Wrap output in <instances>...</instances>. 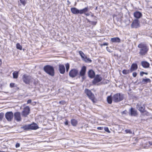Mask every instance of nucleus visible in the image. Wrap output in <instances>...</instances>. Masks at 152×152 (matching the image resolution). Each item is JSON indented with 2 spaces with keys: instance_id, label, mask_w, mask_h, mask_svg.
Here are the masks:
<instances>
[{
  "instance_id": "1",
  "label": "nucleus",
  "mask_w": 152,
  "mask_h": 152,
  "mask_svg": "<svg viewBox=\"0 0 152 152\" xmlns=\"http://www.w3.org/2000/svg\"><path fill=\"white\" fill-rule=\"evenodd\" d=\"M88 7H86L83 9L79 10L75 7H72L70 10L74 14L77 15L79 14H82L88 11Z\"/></svg>"
},
{
  "instance_id": "2",
  "label": "nucleus",
  "mask_w": 152,
  "mask_h": 152,
  "mask_svg": "<svg viewBox=\"0 0 152 152\" xmlns=\"http://www.w3.org/2000/svg\"><path fill=\"white\" fill-rule=\"evenodd\" d=\"M44 71L51 76H53L54 75V68L52 66L47 65L45 66L43 68Z\"/></svg>"
},
{
  "instance_id": "3",
  "label": "nucleus",
  "mask_w": 152,
  "mask_h": 152,
  "mask_svg": "<svg viewBox=\"0 0 152 152\" xmlns=\"http://www.w3.org/2000/svg\"><path fill=\"white\" fill-rule=\"evenodd\" d=\"M138 47L140 48L139 53L141 55H145L148 51V49L144 44L140 43L138 45Z\"/></svg>"
},
{
  "instance_id": "4",
  "label": "nucleus",
  "mask_w": 152,
  "mask_h": 152,
  "mask_svg": "<svg viewBox=\"0 0 152 152\" xmlns=\"http://www.w3.org/2000/svg\"><path fill=\"white\" fill-rule=\"evenodd\" d=\"M85 92L88 96L89 98L91 100L93 103H95L96 102V99H95L94 95V94L91 92V90L88 89H86L85 90Z\"/></svg>"
},
{
  "instance_id": "5",
  "label": "nucleus",
  "mask_w": 152,
  "mask_h": 152,
  "mask_svg": "<svg viewBox=\"0 0 152 152\" xmlns=\"http://www.w3.org/2000/svg\"><path fill=\"white\" fill-rule=\"evenodd\" d=\"M113 100L115 102H118L124 99V95L120 93H117L114 94L113 96Z\"/></svg>"
},
{
  "instance_id": "6",
  "label": "nucleus",
  "mask_w": 152,
  "mask_h": 152,
  "mask_svg": "<svg viewBox=\"0 0 152 152\" xmlns=\"http://www.w3.org/2000/svg\"><path fill=\"white\" fill-rule=\"evenodd\" d=\"M25 130H36L39 128L38 125L35 123H33L30 124L26 125L23 127Z\"/></svg>"
},
{
  "instance_id": "7",
  "label": "nucleus",
  "mask_w": 152,
  "mask_h": 152,
  "mask_svg": "<svg viewBox=\"0 0 152 152\" xmlns=\"http://www.w3.org/2000/svg\"><path fill=\"white\" fill-rule=\"evenodd\" d=\"M31 76L26 74L24 75L22 77V79L23 81L26 84H29L30 80H31Z\"/></svg>"
},
{
  "instance_id": "8",
  "label": "nucleus",
  "mask_w": 152,
  "mask_h": 152,
  "mask_svg": "<svg viewBox=\"0 0 152 152\" xmlns=\"http://www.w3.org/2000/svg\"><path fill=\"white\" fill-rule=\"evenodd\" d=\"M30 111L29 107L27 106L23 109L22 112V115L24 117H26L29 114Z\"/></svg>"
},
{
  "instance_id": "9",
  "label": "nucleus",
  "mask_w": 152,
  "mask_h": 152,
  "mask_svg": "<svg viewBox=\"0 0 152 152\" xmlns=\"http://www.w3.org/2000/svg\"><path fill=\"white\" fill-rule=\"evenodd\" d=\"M78 74V71L76 69H73L71 70L69 72V75L71 77L73 78L76 77Z\"/></svg>"
},
{
  "instance_id": "10",
  "label": "nucleus",
  "mask_w": 152,
  "mask_h": 152,
  "mask_svg": "<svg viewBox=\"0 0 152 152\" xmlns=\"http://www.w3.org/2000/svg\"><path fill=\"white\" fill-rule=\"evenodd\" d=\"M13 114L12 112H7L5 114V117L8 121H11L12 119Z\"/></svg>"
},
{
  "instance_id": "11",
  "label": "nucleus",
  "mask_w": 152,
  "mask_h": 152,
  "mask_svg": "<svg viewBox=\"0 0 152 152\" xmlns=\"http://www.w3.org/2000/svg\"><path fill=\"white\" fill-rule=\"evenodd\" d=\"M102 80V77L100 76L99 75H96L94 80H93L92 83L93 84H96L100 82Z\"/></svg>"
},
{
  "instance_id": "12",
  "label": "nucleus",
  "mask_w": 152,
  "mask_h": 152,
  "mask_svg": "<svg viewBox=\"0 0 152 152\" xmlns=\"http://www.w3.org/2000/svg\"><path fill=\"white\" fill-rule=\"evenodd\" d=\"M129 114L132 116H135L137 115V111L133 107H131L129 110Z\"/></svg>"
},
{
  "instance_id": "13",
  "label": "nucleus",
  "mask_w": 152,
  "mask_h": 152,
  "mask_svg": "<svg viewBox=\"0 0 152 152\" xmlns=\"http://www.w3.org/2000/svg\"><path fill=\"white\" fill-rule=\"evenodd\" d=\"M132 27L136 28L139 26V21L137 19H135L132 22L131 25Z\"/></svg>"
},
{
  "instance_id": "14",
  "label": "nucleus",
  "mask_w": 152,
  "mask_h": 152,
  "mask_svg": "<svg viewBox=\"0 0 152 152\" xmlns=\"http://www.w3.org/2000/svg\"><path fill=\"white\" fill-rule=\"evenodd\" d=\"M58 70L60 73L64 74L65 72V68L64 66L61 64H59L58 65Z\"/></svg>"
},
{
  "instance_id": "15",
  "label": "nucleus",
  "mask_w": 152,
  "mask_h": 152,
  "mask_svg": "<svg viewBox=\"0 0 152 152\" xmlns=\"http://www.w3.org/2000/svg\"><path fill=\"white\" fill-rule=\"evenodd\" d=\"M14 118L17 121H21V117L20 113L17 112L15 113L14 114Z\"/></svg>"
},
{
  "instance_id": "16",
  "label": "nucleus",
  "mask_w": 152,
  "mask_h": 152,
  "mask_svg": "<svg viewBox=\"0 0 152 152\" xmlns=\"http://www.w3.org/2000/svg\"><path fill=\"white\" fill-rule=\"evenodd\" d=\"M137 108L141 112H144L145 109V106L144 105L141 104H137Z\"/></svg>"
},
{
  "instance_id": "17",
  "label": "nucleus",
  "mask_w": 152,
  "mask_h": 152,
  "mask_svg": "<svg viewBox=\"0 0 152 152\" xmlns=\"http://www.w3.org/2000/svg\"><path fill=\"white\" fill-rule=\"evenodd\" d=\"M86 67L85 66H83L81 68L80 72V76L83 77L86 73Z\"/></svg>"
},
{
  "instance_id": "18",
  "label": "nucleus",
  "mask_w": 152,
  "mask_h": 152,
  "mask_svg": "<svg viewBox=\"0 0 152 152\" xmlns=\"http://www.w3.org/2000/svg\"><path fill=\"white\" fill-rule=\"evenodd\" d=\"M134 16L137 19H139L142 16V13L136 11L134 13Z\"/></svg>"
},
{
  "instance_id": "19",
  "label": "nucleus",
  "mask_w": 152,
  "mask_h": 152,
  "mask_svg": "<svg viewBox=\"0 0 152 152\" xmlns=\"http://www.w3.org/2000/svg\"><path fill=\"white\" fill-rule=\"evenodd\" d=\"M137 69V65L136 64H133L131 66L130 70L131 72H132L133 71Z\"/></svg>"
},
{
  "instance_id": "20",
  "label": "nucleus",
  "mask_w": 152,
  "mask_h": 152,
  "mask_svg": "<svg viewBox=\"0 0 152 152\" xmlns=\"http://www.w3.org/2000/svg\"><path fill=\"white\" fill-rule=\"evenodd\" d=\"M88 75L90 78H92L94 77L95 73L93 70H90L88 72Z\"/></svg>"
},
{
  "instance_id": "21",
  "label": "nucleus",
  "mask_w": 152,
  "mask_h": 152,
  "mask_svg": "<svg viewBox=\"0 0 152 152\" xmlns=\"http://www.w3.org/2000/svg\"><path fill=\"white\" fill-rule=\"evenodd\" d=\"M141 65L142 66L145 68H147L149 66V64L147 61H143L141 62Z\"/></svg>"
},
{
  "instance_id": "22",
  "label": "nucleus",
  "mask_w": 152,
  "mask_h": 152,
  "mask_svg": "<svg viewBox=\"0 0 152 152\" xmlns=\"http://www.w3.org/2000/svg\"><path fill=\"white\" fill-rule=\"evenodd\" d=\"M111 41L114 42H120L121 40L118 37H113L111 39Z\"/></svg>"
},
{
  "instance_id": "23",
  "label": "nucleus",
  "mask_w": 152,
  "mask_h": 152,
  "mask_svg": "<svg viewBox=\"0 0 152 152\" xmlns=\"http://www.w3.org/2000/svg\"><path fill=\"white\" fill-rule=\"evenodd\" d=\"M113 97L111 96H108L107 98V102L109 104H111L112 102Z\"/></svg>"
},
{
  "instance_id": "24",
  "label": "nucleus",
  "mask_w": 152,
  "mask_h": 152,
  "mask_svg": "<svg viewBox=\"0 0 152 152\" xmlns=\"http://www.w3.org/2000/svg\"><path fill=\"white\" fill-rule=\"evenodd\" d=\"M151 80L149 78L143 79L142 80V83H150Z\"/></svg>"
},
{
  "instance_id": "25",
  "label": "nucleus",
  "mask_w": 152,
  "mask_h": 152,
  "mask_svg": "<svg viewBox=\"0 0 152 152\" xmlns=\"http://www.w3.org/2000/svg\"><path fill=\"white\" fill-rule=\"evenodd\" d=\"M13 78L15 79L17 78L18 76V72L15 71L13 73Z\"/></svg>"
},
{
  "instance_id": "26",
  "label": "nucleus",
  "mask_w": 152,
  "mask_h": 152,
  "mask_svg": "<svg viewBox=\"0 0 152 152\" xmlns=\"http://www.w3.org/2000/svg\"><path fill=\"white\" fill-rule=\"evenodd\" d=\"M71 123L73 126H76L77 124V121L75 119H72L71 120Z\"/></svg>"
},
{
  "instance_id": "27",
  "label": "nucleus",
  "mask_w": 152,
  "mask_h": 152,
  "mask_svg": "<svg viewBox=\"0 0 152 152\" xmlns=\"http://www.w3.org/2000/svg\"><path fill=\"white\" fill-rule=\"evenodd\" d=\"M131 72L130 70L124 69L122 71V73L124 75H126Z\"/></svg>"
},
{
  "instance_id": "28",
  "label": "nucleus",
  "mask_w": 152,
  "mask_h": 152,
  "mask_svg": "<svg viewBox=\"0 0 152 152\" xmlns=\"http://www.w3.org/2000/svg\"><path fill=\"white\" fill-rule=\"evenodd\" d=\"M79 53L82 58L83 59L85 58L86 56H85V54L83 53L81 51H79Z\"/></svg>"
},
{
  "instance_id": "29",
  "label": "nucleus",
  "mask_w": 152,
  "mask_h": 152,
  "mask_svg": "<svg viewBox=\"0 0 152 152\" xmlns=\"http://www.w3.org/2000/svg\"><path fill=\"white\" fill-rule=\"evenodd\" d=\"M83 59L86 62H91V60L89 58H87L86 56Z\"/></svg>"
},
{
  "instance_id": "30",
  "label": "nucleus",
  "mask_w": 152,
  "mask_h": 152,
  "mask_svg": "<svg viewBox=\"0 0 152 152\" xmlns=\"http://www.w3.org/2000/svg\"><path fill=\"white\" fill-rule=\"evenodd\" d=\"M16 48L17 49L21 50L22 49V46L18 43L16 44Z\"/></svg>"
},
{
  "instance_id": "31",
  "label": "nucleus",
  "mask_w": 152,
  "mask_h": 152,
  "mask_svg": "<svg viewBox=\"0 0 152 152\" xmlns=\"http://www.w3.org/2000/svg\"><path fill=\"white\" fill-rule=\"evenodd\" d=\"M66 67V71L68 72L69 68V64L68 63H67L65 64Z\"/></svg>"
},
{
  "instance_id": "32",
  "label": "nucleus",
  "mask_w": 152,
  "mask_h": 152,
  "mask_svg": "<svg viewBox=\"0 0 152 152\" xmlns=\"http://www.w3.org/2000/svg\"><path fill=\"white\" fill-rule=\"evenodd\" d=\"M21 3L23 5L25 6L26 4V2L25 0H20Z\"/></svg>"
},
{
  "instance_id": "33",
  "label": "nucleus",
  "mask_w": 152,
  "mask_h": 152,
  "mask_svg": "<svg viewBox=\"0 0 152 152\" xmlns=\"http://www.w3.org/2000/svg\"><path fill=\"white\" fill-rule=\"evenodd\" d=\"M149 144V145L148 146H144V148L145 149L148 148V147H149V145H152V143L151 142H150L149 141L148 142Z\"/></svg>"
},
{
  "instance_id": "34",
  "label": "nucleus",
  "mask_w": 152,
  "mask_h": 152,
  "mask_svg": "<svg viewBox=\"0 0 152 152\" xmlns=\"http://www.w3.org/2000/svg\"><path fill=\"white\" fill-rule=\"evenodd\" d=\"M143 74H145L147 75L148 74V73L145 72H140V75L141 76H142Z\"/></svg>"
},
{
  "instance_id": "35",
  "label": "nucleus",
  "mask_w": 152,
  "mask_h": 152,
  "mask_svg": "<svg viewBox=\"0 0 152 152\" xmlns=\"http://www.w3.org/2000/svg\"><path fill=\"white\" fill-rule=\"evenodd\" d=\"M104 130L106 132H107L108 133H109L110 132V131L109 130V129L107 127H105L104 128Z\"/></svg>"
},
{
  "instance_id": "36",
  "label": "nucleus",
  "mask_w": 152,
  "mask_h": 152,
  "mask_svg": "<svg viewBox=\"0 0 152 152\" xmlns=\"http://www.w3.org/2000/svg\"><path fill=\"white\" fill-rule=\"evenodd\" d=\"M4 116V114L3 113H0V121L2 120V119L3 118Z\"/></svg>"
},
{
  "instance_id": "37",
  "label": "nucleus",
  "mask_w": 152,
  "mask_h": 152,
  "mask_svg": "<svg viewBox=\"0 0 152 152\" xmlns=\"http://www.w3.org/2000/svg\"><path fill=\"white\" fill-rule=\"evenodd\" d=\"M125 132L126 133H129L130 134L132 133V132L131 130L129 129H126L125 130Z\"/></svg>"
},
{
  "instance_id": "38",
  "label": "nucleus",
  "mask_w": 152,
  "mask_h": 152,
  "mask_svg": "<svg viewBox=\"0 0 152 152\" xmlns=\"http://www.w3.org/2000/svg\"><path fill=\"white\" fill-rule=\"evenodd\" d=\"M143 114L144 115H149V113L146 111H144Z\"/></svg>"
},
{
  "instance_id": "39",
  "label": "nucleus",
  "mask_w": 152,
  "mask_h": 152,
  "mask_svg": "<svg viewBox=\"0 0 152 152\" xmlns=\"http://www.w3.org/2000/svg\"><path fill=\"white\" fill-rule=\"evenodd\" d=\"M59 103L64 105L65 104V102L64 101H61L59 102Z\"/></svg>"
},
{
  "instance_id": "40",
  "label": "nucleus",
  "mask_w": 152,
  "mask_h": 152,
  "mask_svg": "<svg viewBox=\"0 0 152 152\" xmlns=\"http://www.w3.org/2000/svg\"><path fill=\"white\" fill-rule=\"evenodd\" d=\"M15 85V84L14 83H10V86L11 88L13 87H14Z\"/></svg>"
},
{
  "instance_id": "41",
  "label": "nucleus",
  "mask_w": 152,
  "mask_h": 152,
  "mask_svg": "<svg viewBox=\"0 0 152 152\" xmlns=\"http://www.w3.org/2000/svg\"><path fill=\"white\" fill-rule=\"evenodd\" d=\"M137 75V73L136 72H134L132 73L133 76L134 77H135Z\"/></svg>"
},
{
  "instance_id": "42",
  "label": "nucleus",
  "mask_w": 152,
  "mask_h": 152,
  "mask_svg": "<svg viewBox=\"0 0 152 152\" xmlns=\"http://www.w3.org/2000/svg\"><path fill=\"white\" fill-rule=\"evenodd\" d=\"M97 129H98V130H102L103 129V127H98L97 128Z\"/></svg>"
},
{
  "instance_id": "43",
  "label": "nucleus",
  "mask_w": 152,
  "mask_h": 152,
  "mask_svg": "<svg viewBox=\"0 0 152 152\" xmlns=\"http://www.w3.org/2000/svg\"><path fill=\"white\" fill-rule=\"evenodd\" d=\"M20 146V144L19 143H17L16 145V148H18Z\"/></svg>"
},
{
  "instance_id": "44",
  "label": "nucleus",
  "mask_w": 152,
  "mask_h": 152,
  "mask_svg": "<svg viewBox=\"0 0 152 152\" xmlns=\"http://www.w3.org/2000/svg\"><path fill=\"white\" fill-rule=\"evenodd\" d=\"M97 23V22H94V21H93V22H92V23L91 24L93 25H96V24Z\"/></svg>"
},
{
  "instance_id": "45",
  "label": "nucleus",
  "mask_w": 152,
  "mask_h": 152,
  "mask_svg": "<svg viewBox=\"0 0 152 152\" xmlns=\"http://www.w3.org/2000/svg\"><path fill=\"white\" fill-rule=\"evenodd\" d=\"M31 100L30 99H28L27 101V104L31 103Z\"/></svg>"
},
{
  "instance_id": "46",
  "label": "nucleus",
  "mask_w": 152,
  "mask_h": 152,
  "mask_svg": "<svg viewBox=\"0 0 152 152\" xmlns=\"http://www.w3.org/2000/svg\"><path fill=\"white\" fill-rule=\"evenodd\" d=\"M65 124L66 125H67L68 124V122L67 120H66V121L65 122Z\"/></svg>"
},
{
  "instance_id": "47",
  "label": "nucleus",
  "mask_w": 152,
  "mask_h": 152,
  "mask_svg": "<svg viewBox=\"0 0 152 152\" xmlns=\"http://www.w3.org/2000/svg\"><path fill=\"white\" fill-rule=\"evenodd\" d=\"M127 112V111L126 110H125L123 112V114H126Z\"/></svg>"
},
{
  "instance_id": "48",
  "label": "nucleus",
  "mask_w": 152,
  "mask_h": 152,
  "mask_svg": "<svg viewBox=\"0 0 152 152\" xmlns=\"http://www.w3.org/2000/svg\"><path fill=\"white\" fill-rule=\"evenodd\" d=\"M108 45V44L107 43H104L102 45Z\"/></svg>"
},
{
  "instance_id": "49",
  "label": "nucleus",
  "mask_w": 152,
  "mask_h": 152,
  "mask_svg": "<svg viewBox=\"0 0 152 152\" xmlns=\"http://www.w3.org/2000/svg\"><path fill=\"white\" fill-rule=\"evenodd\" d=\"M86 15V16H89V14L88 13H86V12L85 13H84Z\"/></svg>"
},
{
  "instance_id": "50",
  "label": "nucleus",
  "mask_w": 152,
  "mask_h": 152,
  "mask_svg": "<svg viewBox=\"0 0 152 152\" xmlns=\"http://www.w3.org/2000/svg\"><path fill=\"white\" fill-rule=\"evenodd\" d=\"M67 1L69 4H70V2L69 0H67Z\"/></svg>"
},
{
  "instance_id": "51",
  "label": "nucleus",
  "mask_w": 152,
  "mask_h": 152,
  "mask_svg": "<svg viewBox=\"0 0 152 152\" xmlns=\"http://www.w3.org/2000/svg\"><path fill=\"white\" fill-rule=\"evenodd\" d=\"M2 64V61L0 59V65L1 64Z\"/></svg>"
},
{
  "instance_id": "52",
  "label": "nucleus",
  "mask_w": 152,
  "mask_h": 152,
  "mask_svg": "<svg viewBox=\"0 0 152 152\" xmlns=\"http://www.w3.org/2000/svg\"><path fill=\"white\" fill-rule=\"evenodd\" d=\"M0 152H4V151H0Z\"/></svg>"
}]
</instances>
